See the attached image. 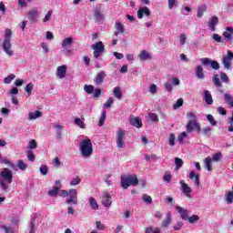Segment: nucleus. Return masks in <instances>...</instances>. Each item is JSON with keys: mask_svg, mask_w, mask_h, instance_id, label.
Returning <instances> with one entry per match:
<instances>
[{"mask_svg": "<svg viewBox=\"0 0 233 233\" xmlns=\"http://www.w3.org/2000/svg\"><path fill=\"white\" fill-rule=\"evenodd\" d=\"M14 179V174L12 170L8 167H5L0 172V187L4 192H6L12 185V181Z\"/></svg>", "mask_w": 233, "mask_h": 233, "instance_id": "f257e3e1", "label": "nucleus"}, {"mask_svg": "<svg viewBox=\"0 0 233 233\" xmlns=\"http://www.w3.org/2000/svg\"><path fill=\"white\" fill-rule=\"evenodd\" d=\"M80 154L85 159H88L94 154V147H92V140L86 138L81 141L79 147Z\"/></svg>", "mask_w": 233, "mask_h": 233, "instance_id": "f03ea898", "label": "nucleus"}, {"mask_svg": "<svg viewBox=\"0 0 233 233\" xmlns=\"http://www.w3.org/2000/svg\"><path fill=\"white\" fill-rule=\"evenodd\" d=\"M12 30L9 28L5 29V40L3 42L4 52L12 57L14 56V51L12 50Z\"/></svg>", "mask_w": 233, "mask_h": 233, "instance_id": "7ed1b4c3", "label": "nucleus"}, {"mask_svg": "<svg viewBox=\"0 0 233 233\" xmlns=\"http://www.w3.org/2000/svg\"><path fill=\"white\" fill-rule=\"evenodd\" d=\"M139 179L137 175H125L121 177V187L122 188H128V187H137Z\"/></svg>", "mask_w": 233, "mask_h": 233, "instance_id": "20e7f679", "label": "nucleus"}, {"mask_svg": "<svg viewBox=\"0 0 233 233\" xmlns=\"http://www.w3.org/2000/svg\"><path fill=\"white\" fill-rule=\"evenodd\" d=\"M91 48L94 50L93 59H98V57H101L105 53V45H103L101 41L93 44Z\"/></svg>", "mask_w": 233, "mask_h": 233, "instance_id": "39448f33", "label": "nucleus"}, {"mask_svg": "<svg viewBox=\"0 0 233 233\" xmlns=\"http://www.w3.org/2000/svg\"><path fill=\"white\" fill-rule=\"evenodd\" d=\"M67 198L66 199V205H77L78 200H77V190L76 189H70L67 193Z\"/></svg>", "mask_w": 233, "mask_h": 233, "instance_id": "423d86ee", "label": "nucleus"}, {"mask_svg": "<svg viewBox=\"0 0 233 233\" xmlns=\"http://www.w3.org/2000/svg\"><path fill=\"white\" fill-rule=\"evenodd\" d=\"M200 63L201 65H203V66H211L213 70H219V63H218V61L216 60H212L208 57H204L200 59Z\"/></svg>", "mask_w": 233, "mask_h": 233, "instance_id": "0eeeda50", "label": "nucleus"}, {"mask_svg": "<svg viewBox=\"0 0 233 233\" xmlns=\"http://www.w3.org/2000/svg\"><path fill=\"white\" fill-rule=\"evenodd\" d=\"M187 132L188 134L192 133L193 130H196L197 133L201 134V125L198 121L189 120L186 127Z\"/></svg>", "mask_w": 233, "mask_h": 233, "instance_id": "6e6552de", "label": "nucleus"}, {"mask_svg": "<svg viewBox=\"0 0 233 233\" xmlns=\"http://www.w3.org/2000/svg\"><path fill=\"white\" fill-rule=\"evenodd\" d=\"M125 136H127V131L123 129H118L116 132V147L117 148H123L125 147Z\"/></svg>", "mask_w": 233, "mask_h": 233, "instance_id": "1a4fd4ad", "label": "nucleus"}, {"mask_svg": "<svg viewBox=\"0 0 233 233\" xmlns=\"http://www.w3.org/2000/svg\"><path fill=\"white\" fill-rule=\"evenodd\" d=\"M232 61H233V53L231 50L228 51V55L223 56L222 63L224 65V68L227 70H230L232 67Z\"/></svg>", "mask_w": 233, "mask_h": 233, "instance_id": "9d476101", "label": "nucleus"}, {"mask_svg": "<svg viewBox=\"0 0 233 233\" xmlns=\"http://www.w3.org/2000/svg\"><path fill=\"white\" fill-rule=\"evenodd\" d=\"M180 185H181V190L183 194L186 196V198H192V187H188V184L185 183V180H180Z\"/></svg>", "mask_w": 233, "mask_h": 233, "instance_id": "9b49d317", "label": "nucleus"}, {"mask_svg": "<svg viewBox=\"0 0 233 233\" xmlns=\"http://www.w3.org/2000/svg\"><path fill=\"white\" fill-rule=\"evenodd\" d=\"M73 43H74V38L72 37L65 38L62 41L61 46L62 48H64L66 54H70V50H68V46H72Z\"/></svg>", "mask_w": 233, "mask_h": 233, "instance_id": "f8f14e48", "label": "nucleus"}, {"mask_svg": "<svg viewBox=\"0 0 233 233\" xmlns=\"http://www.w3.org/2000/svg\"><path fill=\"white\" fill-rule=\"evenodd\" d=\"M105 77H106V74H105V71L98 72L94 78L95 85H102L103 81H105Z\"/></svg>", "mask_w": 233, "mask_h": 233, "instance_id": "ddd939ff", "label": "nucleus"}, {"mask_svg": "<svg viewBox=\"0 0 233 233\" xmlns=\"http://www.w3.org/2000/svg\"><path fill=\"white\" fill-rule=\"evenodd\" d=\"M93 19L95 20V23H103L105 21V15L101 14V9L96 8L94 11V16Z\"/></svg>", "mask_w": 233, "mask_h": 233, "instance_id": "4468645a", "label": "nucleus"}, {"mask_svg": "<svg viewBox=\"0 0 233 233\" xmlns=\"http://www.w3.org/2000/svg\"><path fill=\"white\" fill-rule=\"evenodd\" d=\"M144 15H146V17H148L150 15V9H148V7L147 6L138 9L137 13V17L138 19H143Z\"/></svg>", "mask_w": 233, "mask_h": 233, "instance_id": "2eb2a0df", "label": "nucleus"}, {"mask_svg": "<svg viewBox=\"0 0 233 233\" xmlns=\"http://www.w3.org/2000/svg\"><path fill=\"white\" fill-rule=\"evenodd\" d=\"M219 23V18L218 16H211L208 22V27L211 32H216V25Z\"/></svg>", "mask_w": 233, "mask_h": 233, "instance_id": "dca6fc26", "label": "nucleus"}, {"mask_svg": "<svg viewBox=\"0 0 233 233\" xmlns=\"http://www.w3.org/2000/svg\"><path fill=\"white\" fill-rule=\"evenodd\" d=\"M223 37L229 43H232L233 42V28L227 27L226 31L223 33Z\"/></svg>", "mask_w": 233, "mask_h": 233, "instance_id": "f3484780", "label": "nucleus"}, {"mask_svg": "<svg viewBox=\"0 0 233 233\" xmlns=\"http://www.w3.org/2000/svg\"><path fill=\"white\" fill-rule=\"evenodd\" d=\"M37 17H39V11L37 10L29 11L27 14V18L31 23H36Z\"/></svg>", "mask_w": 233, "mask_h": 233, "instance_id": "a211bd4d", "label": "nucleus"}, {"mask_svg": "<svg viewBox=\"0 0 233 233\" xmlns=\"http://www.w3.org/2000/svg\"><path fill=\"white\" fill-rule=\"evenodd\" d=\"M223 100L228 106H230V108H233V96L229 93H224L223 94Z\"/></svg>", "mask_w": 233, "mask_h": 233, "instance_id": "6ab92c4d", "label": "nucleus"}, {"mask_svg": "<svg viewBox=\"0 0 233 233\" xmlns=\"http://www.w3.org/2000/svg\"><path fill=\"white\" fill-rule=\"evenodd\" d=\"M115 28L116 31H115V35L117 36L119 34H125V25L121 24L119 21L115 22Z\"/></svg>", "mask_w": 233, "mask_h": 233, "instance_id": "aec40b11", "label": "nucleus"}, {"mask_svg": "<svg viewBox=\"0 0 233 233\" xmlns=\"http://www.w3.org/2000/svg\"><path fill=\"white\" fill-rule=\"evenodd\" d=\"M56 76L59 79H65L66 77V66H60L56 69Z\"/></svg>", "mask_w": 233, "mask_h": 233, "instance_id": "412c9836", "label": "nucleus"}, {"mask_svg": "<svg viewBox=\"0 0 233 233\" xmlns=\"http://www.w3.org/2000/svg\"><path fill=\"white\" fill-rule=\"evenodd\" d=\"M137 59H139V61H148L152 59V56H150L148 51L142 50L140 54L137 56Z\"/></svg>", "mask_w": 233, "mask_h": 233, "instance_id": "4be33fe9", "label": "nucleus"}, {"mask_svg": "<svg viewBox=\"0 0 233 233\" xmlns=\"http://www.w3.org/2000/svg\"><path fill=\"white\" fill-rule=\"evenodd\" d=\"M176 210L177 212H178V214H180L182 219H184L185 221H187L188 219V210L179 207V206H177L176 207Z\"/></svg>", "mask_w": 233, "mask_h": 233, "instance_id": "5701e85b", "label": "nucleus"}, {"mask_svg": "<svg viewBox=\"0 0 233 233\" xmlns=\"http://www.w3.org/2000/svg\"><path fill=\"white\" fill-rule=\"evenodd\" d=\"M39 117H43V112H41L39 110L28 113V120L29 121H34L35 119H39Z\"/></svg>", "mask_w": 233, "mask_h": 233, "instance_id": "b1692460", "label": "nucleus"}, {"mask_svg": "<svg viewBox=\"0 0 233 233\" xmlns=\"http://www.w3.org/2000/svg\"><path fill=\"white\" fill-rule=\"evenodd\" d=\"M129 123L132 127H136V128H141L143 127V122H141L139 117H130Z\"/></svg>", "mask_w": 233, "mask_h": 233, "instance_id": "393cba45", "label": "nucleus"}, {"mask_svg": "<svg viewBox=\"0 0 233 233\" xmlns=\"http://www.w3.org/2000/svg\"><path fill=\"white\" fill-rule=\"evenodd\" d=\"M203 99L207 105H212L214 103V99H212V94H210V91L208 90H204Z\"/></svg>", "mask_w": 233, "mask_h": 233, "instance_id": "a878e982", "label": "nucleus"}, {"mask_svg": "<svg viewBox=\"0 0 233 233\" xmlns=\"http://www.w3.org/2000/svg\"><path fill=\"white\" fill-rule=\"evenodd\" d=\"M53 128L56 130V139H63V126L62 125H55Z\"/></svg>", "mask_w": 233, "mask_h": 233, "instance_id": "bb28decb", "label": "nucleus"}, {"mask_svg": "<svg viewBox=\"0 0 233 233\" xmlns=\"http://www.w3.org/2000/svg\"><path fill=\"white\" fill-rule=\"evenodd\" d=\"M189 179H191V181H194L197 187H199V175L197 174L196 171L194 170L190 171Z\"/></svg>", "mask_w": 233, "mask_h": 233, "instance_id": "cd10ccee", "label": "nucleus"}, {"mask_svg": "<svg viewBox=\"0 0 233 233\" xmlns=\"http://www.w3.org/2000/svg\"><path fill=\"white\" fill-rule=\"evenodd\" d=\"M112 198V197H110V195L108 193H105L104 194V198L102 200V205H104V207H111L112 205V200H110Z\"/></svg>", "mask_w": 233, "mask_h": 233, "instance_id": "c85d7f7f", "label": "nucleus"}, {"mask_svg": "<svg viewBox=\"0 0 233 233\" xmlns=\"http://www.w3.org/2000/svg\"><path fill=\"white\" fill-rule=\"evenodd\" d=\"M195 74L198 78L199 79H205V73H203V66H197L195 68Z\"/></svg>", "mask_w": 233, "mask_h": 233, "instance_id": "c756f323", "label": "nucleus"}, {"mask_svg": "<svg viewBox=\"0 0 233 233\" xmlns=\"http://www.w3.org/2000/svg\"><path fill=\"white\" fill-rule=\"evenodd\" d=\"M170 223H172V214L170 212H167L166 215V218L162 221V227L164 228H167V227H168Z\"/></svg>", "mask_w": 233, "mask_h": 233, "instance_id": "7c9ffc66", "label": "nucleus"}, {"mask_svg": "<svg viewBox=\"0 0 233 233\" xmlns=\"http://www.w3.org/2000/svg\"><path fill=\"white\" fill-rule=\"evenodd\" d=\"M75 125H76V127H79V128H85L86 126L85 125V117H76L74 120Z\"/></svg>", "mask_w": 233, "mask_h": 233, "instance_id": "2f4dec72", "label": "nucleus"}, {"mask_svg": "<svg viewBox=\"0 0 233 233\" xmlns=\"http://www.w3.org/2000/svg\"><path fill=\"white\" fill-rule=\"evenodd\" d=\"M113 95L116 99H121V97H123V92L121 91V87L116 86L113 89Z\"/></svg>", "mask_w": 233, "mask_h": 233, "instance_id": "473e14b6", "label": "nucleus"}, {"mask_svg": "<svg viewBox=\"0 0 233 233\" xmlns=\"http://www.w3.org/2000/svg\"><path fill=\"white\" fill-rule=\"evenodd\" d=\"M212 158L210 157H208L205 160H204V165L207 168V170H208V172H212Z\"/></svg>", "mask_w": 233, "mask_h": 233, "instance_id": "72a5a7b5", "label": "nucleus"}, {"mask_svg": "<svg viewBox=\"0 0 233 233\" xmlns=\"http://www.w3.org/2000/svg\"><path fill=\"white\" fill-rule=\"evenodd\" d=\"M205 12H207V5L199 6L198 9L197 17L201 19V17H203V14H205Z\"/></svg>", "mask_w": 233, "mask_h": 233, "instance_id": "f704fd0d", "label": "nucleus"}, {"mask_svg": "<svg viewBox=\"0 0 233 233\" xmlns=\"http://www.w3.org/2000/svg\"><path fill=\"white\" fill-rule=\"evenodd\" d=\"M89 205L93 210H97L99 208V205L97 204V201L95 200L94 198H89Z\"/></svg>", "mask_w": 233, "mask_h": 233, "instance_id": "c9c22d12", "label": "nucleus"}, {"mask_svg": "<svg viewBox=\"0 0 233 233\" xmlns=\"http://www.w3.org/2000/svg\"><path fill=\"white\" fill-rule=\"evenodd\" d=\"M202 133H203V136H205L206 137H210L212 134V127H210V126H207L202 129Z\"/></svg>", "mask_w": 233, "mask_h": 233, "instance_id": "e433bc0d", "label": "nucleus"}, {"mask_svg": "<svg viewBox=\"0 0 233 233\" xmlns=\"http://www.w3.org/2000/svg\"><path fill=\"white\" fill-rule=\"evenodd\" d=\"M105 121H106V110L104 109V111L102 112V116L98 121V127H103V125H105Z\"/></svg>", "mask_w": 233, "mask_h": 233, "instance_id": "4c0bfd02", "label": "nucleus"}, {"mask_svg": "<svg viewBox=\"0 0 233 233\" xmlns=\"http://www.w3.org/2000/svg\"><path fill=\"white\" fill-rule=\"evenodd\" d=\"M16 167L19 168V170H26V168H28V165L23 160H18Z\"/></svg>", "mask_w": 233, "mask_h": 233, "instance_id": "58836bf2", "label": "nucleus"}, {"mask_svg": "<svg viewBox=\"0 0 233 233\" xmlns=\"http://www.w3.org/2000/svg\"><path fill=\"white\" fill-rule=\"evenodd\" d=\"M32 90H34V84H27L25 88V91L26 92L27 96H32Z\"/></svg>", "mask_w": 233, "mask_h": 233, "instance_id": "ea45409f", "label": "nucleus"}, {"mask_svg": "<svg viewBox=\"0 0 233 233\" xmlns=\"http://www.w3.org/2000/svg\"><path fill=\"white\" fill-rule=\"evenodd\" d=\"M163 179L166 183H170V181H172V174H170V171L165 172Z\"/></svg>", "mask_w": 233, "mask_h": 233, "instance_id": "a19ab883", "label": "nucleus"}, {"mask_svg": "<svg viewBox=\"0 0 233 233\" xmlns=\"http://www.w3.org/2000/svg\"><path fill=\"white\" fill-rule=\"evenodd\" d=\"M225 201H226V203H227L228 205H232V203H233V193L228 192V193L226 195Z\"/></svg>", "mask_w": 233, "mask_h": 233, "instance_id": "79ce46f5", "label": "nucleus"}, {"mask_svg": "<svg viewBox=\"0 0 233 233\" xmlns=\"http://www.w3.org/2000/svg\"><path fill=\"white\" fill-rule=\"evenodd\" d=\"M148 117L153 123H157L159 121V116H157V114L156 113H150Z\"/></svg>", "mask_w": 233, "mask_h": 233, "instance_id": "37998d69", "label": "nucleus"}, {"mask_svg": "<svg viewBox=\"0 0 233 233\" xmlns=\"http://www.w3.org/2000/svg\"><path fill=\"white\" fill-rule=\"evenodd\" d=\"M14 79H15V75L11 74L4 79V83L5 85H10V83H12V81H14Z\"/></svg>", "mask_w": 233, "mask_h": 233, "instance_id": "c03bdc74", "label": "nucleus"}, {"mask_svg": "<svg viewBox=\"0 0 233 233\" xmlns=\"http://www.w3.org/2000/svg\"><path fill=\"white\" fill-rule=\"evenodd\" d=\"M176 170H179L181 167H183V159L179 157L175 158Z\"/></svg>", "mask_w": 233, "mask_h": 233, "instance_id": "a18cd8bd", "label": "nucleus"}, {"mask_svg": "<svg viewBox=\"0 0 233 233\" xmlns=\"http://www.w3.org/2000/svg\"><path fill=\"white\" fill-rule=\"evenodd\" d=\"M185 137H187V133L186 132H182L178 137H177V141L180 145H184L185 144Z\"/></svg>", "mask_w": 233, "mask_h": 233, "instance_id": "49530a36", "label": "nucleus"}, {"mask_svg": "<svg viewBox=\"0 0 233 233\" xmlns=\"http://www.w3.org/2000/svg\"><path fill=\"white\" fill-rule=\"evenodd\" d=\"M84 90L86 94H92L94 92V86L92 85H85Z\"/></svg>", "mask_w": 233, "mask_h": 233, "instance_id": "de8ad7c7", "label": "nucleus"}, {"mask_svg": "<svg viewBox=\"0 0 233 233\" xmlns=\"http://www.w3.org/2000/svg\"><path fill=\"white\" fill-rule=\"evenodd\" d=\"M187 43V35L180 34L179 35V45L180 46H183V45H186Z\"/></svg>", "mask_w": 233, "mask_h": 233, "instance_id": "09e8293b", "label": "nucleus"}, {"mask_svg": "<svg viewBox=\"0 0 233 233\" xmlns=\"http://www.w3.org/2000/svg\"><path fill=\"white\" fill-rule=\"evenodd\" d=\"M81 183V178L79 177H76L70 181V187H76Z\"/></svg>", "mask_w": 233, "mask_h": 233, "instance_id": "8fccbe9b", "label": "nucleus"}, {"mask_svg": "<svg viewBox=\"0 0 233 233\" xmlns=\"http://www.w3.org/2000/svg\"><path fill=\"white\" fill-rule=\"evenodd\" d=\"M208 121L210 123L212 127H216L218 125V122H216V119H214V116L212 115H208L207 116Z\"/></svg>", "mask_w": 233, "mask_h": 233, "instance_id": "3c124183", "label": "nucleus"}, {"mask_svg": "<svg viewBox=\"0 0 233 233\" xmlns=\"http://www.w3.org/2000/svg\"><path fill=\"white\" fill-rule=\"evenodd\" d=\"M221 157H223V155H221V152L216 153L213 155L211 161H221Z\"/></svg>", "mask_w": 233, "mask_h": 233, "instance_id": "603ef678", "label": "nucleus"}, {"mask_svg": "<svg viewBox=\"0 0 233 233\" xmlns=\"http://www.w3.org/2000/svg\"><path fill=\"white\" fill-rule=\"evenodd\" d=\"M213 41H216V43H223V38L218 34L214 33L212 35Z\"/></svg>", "mask_w": 233, "mask_h": 233, "instance_id": "864d4df0", "label": "nucleus"}, {"mask_svg": "<svg viewBox=\"0 0 233 233\" xmlns=\"http://www.w3.org/2000/svg\"><path fill=\"white\" fill-rule=\"evenodd\" d=\"M28 148H30V150H34L37 148V142H35V139H31L29 141Z\"/></svg>", "mask_w": 233, "mask_h": 233, "instance_id": "5fc2aeb1", "label": "nucleus"}, {"mask_svg": "<svg viewBox=\"0 0 233 233\" xmlns=\"http://www.w3.org/2000/svg\"><path fill=\"white\" fill-rule=\"evenodd\" d=\"M168 141L171 147H174L176 145V135L174 133H171L169 135Z\"/></svg>", "mask_w": 233, "mask_h": 233, "instance_id": "6e6d98bb", "label": "nucleus"}, {"mask_svg": "<svg viewBox=\"0 0 233 233\" xmlns=\"http://www.w3.org/2000/svg\"><path fill=\"white\" fill-rule=\"evenodd\" d=\"M187 221H188V223H190V224L196 223V221H199V216H198V215H193V216H191V217H189V218H187Z\"/></svg>", "mask_w": 233, "mask_h": 233, "instance_id": "4d7b16f0", "label": "nucleus"}, {"mask_svg": "<svg viewBox=\"0 0 233 233\" xmlns=\"http://www.w3.org/2000/svg\"><path fill=\"white\" fill-rule=\"evenodd\" d=\"M59 193V187H54L52 190L48 191V195L56 198V196H57V194Z\"/></svg>", "mask_w": 233, "mask_h": 233, "instance_id": "13d9d810", "label": "nucleus"}, {"mask_svg": "<svg viewBox=\"0 0 233 233\" xmlns=\"http://www.w3.org/2000/svg\"><path fill=\"white\" fill-rule=\"evenodd\" d=\"M1 230H5V233H14V228L10 226H1Z\"/></svg>", "mask_w": 233, "mask_h": 233, "instance_id": "bf43d9fd", "label": "nucleus"}, {"mask_svg": "<svg viewBox=\"0 0 233 233\" xmlns=\"http://www.w3.org/2000/svg\"><path fill=\"white\" fill-rule=\"evenodd\" d=\"M27 159L28 161H35V155H34V151H27Z\"/></svg>", "mask_w": 233, "mask_h": 233, "instance_id": "052dcab7", "label": "nucleus"}, {"mask_svg": "<svg viewBox=\"0 0 233 233\" xmlns=\"http://www.w3.org/2000/svg\"><path fill=\"white\" fill-rule=\"evenodd\" d=\"M39 170H40V173L42 174V176H46V174H48V167L47 166H41Z\"/></svg>", "mask_w": 233, "mask_h": 233, "instance_id": "680f3d73", "label": "nucleus"}, {"mask_svg": "<svg viewBox=\"0 0 233 233\" xmlns=\"http://www.w3.org/2000/svg\"><path fill=\"white\" fill-rule=\"evenodd\" d=\"M142 199L143 201H145V203H147L148 205H151L152 203V197L148 195H143Z\"/></svg>", "mask_w": 233, "mask_h": 233, "instance_id": "e2e57ef3", "label": "nucleus"}, {"mask_svg": "<svg viewBox=\"0 0 233 233\" xmlns=\"http://www.w3.org/2000/svg\"><path fill=\"white\" fill-rule=\"evenodd\" d=\"M51 18H52V10H49L46 15V16L44 17L43 23H48V21H50Z\"/></svg>", "mask_w": 233, "mask_h": 233, "instance_id": "0e129e2a", "label": "nucleus"}, {"mask_svg": "<svg viewBox=\"0 0 233 233\" xmlns=\"http://www.w3.org/2000/svg\"><path fill=\"white\" fill-rule=\"evenodd\" d=\"M180 106H183V100L179 98L177 103L173 106L174 110H177Z\"/></svg>", "mask_w": 233, "mask_h": 233, "instance_id": "69168bd1", "label": "nucleus"}, {"mask_svg": "<svg viewBox=\"0 0 233 233\" xmlns=\"http://www.w3.org/2000/svg\"><path fill=\"white\" fill-rule=\"evenodd\" d=\"M187 117H188V119H191L189 121H196L198 119V116L193 112L187 113Z\"/></svg>", "mask_w": 233, "mask_h": 233, "instance_id": "338daca9", "label": "nucleus"}, {"mask_svg": "<svg viewBox=\"0 0 233 233\" xmlns=\"http://www.w3.org/2000/svg\"><path fill=\"white\" fill-rule=\"evenodd\" d=\"M220 79L224 82V83H228V76H227L225 73L221 72L220 73Z\"/></svg>", "mask_w": 233, "mask_h": 233, "instance_id": "774afa93", "label": "nucleus"}]
</instances>
